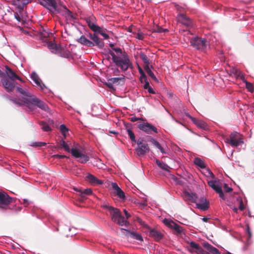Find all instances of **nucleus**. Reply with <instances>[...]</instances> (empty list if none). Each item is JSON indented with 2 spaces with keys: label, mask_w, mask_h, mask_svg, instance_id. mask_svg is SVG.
I'll return each instance as SVG.
<instances>
[{
  "label": "nucleus",
  "mask_w": 254,
  "mask_h": 254,
  "mask_svg": "<svg viewBox=\"0 0 254 254\" xmlns=\"http://www.w3.org/2000/svg\"><path fill=\"white\" fill-rule=\"evenodd\" d=\"M39 2L51 12L61 13L64 15L67 20L73 21L75 17L73 13L64 5L58 3L55 0H38Z\"/></svg>",
  "instance_id": "nucleus-1"
},
{
  "label": "nucleus",
  "mask_w": 254,
  "mask_h": 254,
  "mask_svg": "<svg viewBox=\"0 0 254 254\" xmlns=\"http://www.w3.org/2000/svg\"><path fill=\"white\" fill-rule=\"evenodd\" d=\"M113 50L114 52H111L110 54L113 62L117 67L122 71H126L129 68H133L132 63L126 52H123L120 48H114Z\"/></svg>",
  "instance_id": "nucleus-2"
},
{
  "label": "nucleus",
  "mask_w": 254,
  "mask_h": 254,
  "mask_svg": "<svg viewBox=\"0 0 254 254\" xmlns=\"http://www.w3.org/2000/svg\"><path fill=\"white\" fill-rule=\"evenodd\" d=\"M0 77L2 85L7 92H11L15 88L17 84L15 80L17 79L22 82V79L7 66L5 67L4 76Z\"/></svg>",
  "instance_id": "nucleus-3"
},
{
  "label": "nucleus",
  "mask_w": 254,
  "mask_h": 254,
  "mask_svg": "<svg viewBox=\"0 0 254 254\" xmlns=\"http://www.w3.org/2000/svg\"><path fill=\"white\" fill-rule=\"evenodd\" d=\"M182 197L185 201H190L195 203L197 207L201 210H206L208 208V202L203 196L198 198L195 193H190L185 190L182 193Z\"/></svg>",
  "instance_id": "nucleus-4"
},
{
  "label": "nucleus",
  "mask_w": 254,
  "mask_h": 254,
  "mask_svg": "<svg viewBox=\"0 0 254 254\" xmlns=\"http://www.w3.org/2000/svg\"><path fill=\"white\" fill-rule=\"evenodd\" d=\"M102 207L109 211L111 219L113 222H116L120 226H127L128 224V221L122 215L121 212L118 208L107 204L103 205Z\"/></svg>",
  "instance_id": "nucleus-5"
},
{
  "label": "nucleus",
  "mask_w": 254,
  "mask_h": 254,
  "mask_svg": "<svg viewBox=\"0 0 254 254\" xmlns=\"http://www.w3.org/2000/svg\"><path fill=\"white\" fill-rule=\"evenodd\" d=\"M71 155L77 162L84 164L89 160V157L85 154L84 149L80 145H76L71 148Z\"/></svg>",
  "instance_id": "nucleus-6"
},
{
  "label": "nucleus",
  "mask_w": 254,
  "mask_h": 254,
  "mask_svg": "<svg viewBox=\"0 0 254 254\" xmlns=\"http://www.w3.org/2000/svg\"><path fill=\"white\" fill-rule=\"evenodd\" d=\"M26 106L30 110H33L37 107L41 110L49 112L50 109L48 105L43 101L35 96H32L26 103Z\"/></svg>",
  "instance_id": "nucleus-7"
},
{
  "label": "nucleus",
  "mask_w": 254,
  "mask_h": 254,
  "mask_svg": "<svg viewBox=\"0 0 254 254\" xmlns=\"http://www.w3.org/2000/svg\"><path fill=\"white\" fill-rule=\"evenodd\" d=\"M190 44L194 49L203 52L209 47V43L207 40L205 38H201L198 36L190 38Z\"/></svg>",
  "instance_id": "nucleus-8"
},
{
  "label": "nucleus",
  "mask_w": 254,
  "mask_h": 254,
  "mask_svg": "<svg viewBox=\"0 0 254 254\" xmlns=\"http://www.w3.org/2000/svg\"><path fill=\"white\" fill-rule=\"evenodd\" d=\"M226 142L229 143L232 147H238L244 144V142L242 134L234 131L230 134L229 138L226 139Z\"/></svg>",
  "instance_id": "nucleus-9"
},
{
  "label": "nucleus",
  "mask_w": 254,
  "mask_h": 254,
  "mask_svg": "<svg viewBox=\"0 0 254 254\" xmlns=\"http://www.w3.org/2000/svg\"><path fill=\"white\" fill-rule=\"evenodd\" d=\"M16 90L20 93L21 96L22 97L23 100H22L19 99H15L12 100L13 102L19 106H22L26 104L28 100L32 96V95L29 92H28L26 89H24L20 86L16 87Z\"/></svg>",
  "instance_id": "nucleus-10"
},
{
  "label": "nucleus",
  "mask_w": 254,
  "mask_h": 254,
  "mask_svg": "<svg viewBox=\"0 0 254 254\" xmlns=\"http://www.w3.org/2000/svg\"><path fill=\"white\" fill-rule=\"evenodd\" d=\"M137 146L135 148L136 153L139 156H143L149 151V147L144 138L139 137L136 142Z\"/></svg>",
  "instance_id": "nucleus-11"
},
{
  "label": "nucleus",
  "mask_w": 254,
  "mask_h": 254,
  "mask_svg": "<svg viewBox=\"0 0 254 254\" xmlns=\"http://www.w3.org/2000/svg\"><path fill=\"white\" fill-rule=\"evenodd\" d=\"M207 184L214 190L219 194V197L223 200L225 199L222 190V183L220 180H207Z\"/></svg>",
  "instance_id": "nucleus-12"
},
{
  "label": "nucleus",
  "mask_w": 254,
  "mask_h": 254,
  "mask_svg": "<svg viewBox=\"0 0 254 254\" xmlns=\"http://www.w3.org/2000/svg\"><path fill=\"white\" fill-rule=\"evenodd\" d=\"M30 78L35 83V86L39 88L41 90L45 93L50 92V89L48 88L42 82L38 74L35 71H33L30 74Z\"/></svg>",
  "instance_id": "nucleus-13"
},
{
  "label": "nucleus",
  "mask_w": 254,
  "mask_h": 254,
  "mask_svg": "<svg viewBox=\"0 0 254 254\" xmlns=\"http://www.w3.org/2000/svg\"><path fill=\"white\" fill-rule=\"evenodd\" d=\"M137 127L147 134H152L153 132L155 133L158 132L157 128L148 122L139 123Z\"/></svg>",
  "instance_id": "nucleus-14"
},
{
  "label": "nucleus",
  "mask_w": 254,
  "mask_h": 254,
  "mask_svg": "<svg viewBox=\"0 0 254 254\" xmlns=\"http://www.w3.org/2000/svg\"><path fill=\"white\" fill-rule=\"evenodd\" d=\"M14 198L10 197L3 191H0V208H5L10 203L14 201Z\"/></svg>",
  "instance_id": "nucleus-15"
},
{
  "label": "nucleus",
  "mask_w": 254,
  "mask_h": 254,
  "mask_svg": "<svg viewBox=\"0 0 254 254\" xmlns=\"http://www.w3.org/2000/svg\"><path fill=\"white\" fill-rule=\"evenodd\" d=\"M178 22L182 23L187 27L192 26L191 20L183 13H180L177 16Z\"/></svg>",
  "instance_id": "nucleus-16"
},
{
  "label": "nucleus",
  "mask_w": 254,
  "mask_h": 254,
  "mask_svg": "<svg viewBox=\"0 0 254 254\" xmlns=\"http://www.w3.org/2000/svg\"><path fill=\"white\" fill-rule=\"evenodd\" d=\"M202 246L206 249V250L208 251V252L203 251V252L201 254H210L209 253H212V254H220L219 250L212 246L207 242H204L202 243Z\"/></svg>",
  "instance_id": "nucleus-17"
},
{
  "label": "nucleus",
  "mask_w": 254,
  "mask_h": 254,
  "mask_svg": "<svg viewBox=\"0 0 254 254\" xmlns=\"http://www.w3.org/2000/svg\"><path fill=\"white\" fill-rule=\"evenodd\" d=\"M112 189L114 190V193L118 196L121 199H125L126 195L125 192L122 190L118 186L116 183L113 182L111 183Z\"/></svg>",
  "instance_id": "nucleus-18"
},
{
  "label": "nucleus",
  "mask_w": 254,
  "mask_h": 254,
  "mask_svg": "<svg viewBox=\"0 0 254 254\" xmlns=\"http://www.w3.org/2000/svg\"><path fill=\"white\" fill-rule=\"evenodd\" d=\"M124 75H122L121 77H112L107 80L106 84L110 88H113L114 85H118L120 83V81L124 79Z\"/></svg>",
  "instance_id": "nucleus-19"
},
{
  "label": "nucleus",
  "mask_w": 254,
  "mask_h": 254,
  "mask_svg": "<svg viewBox=\"0 0 254 254\" xmlns=\"http://www.w3.org/2000/svg\"><path fill=\"white\" fill-rule=\"evenodd\" d=\"M190 249V251L191 252H194L197 254H201L203 252V250L202 248L197 243L193 241H191L189 243Z\"/></svg>",
  "instance_id": "nucleus-20"
},
{
  "label": "nucleus",
  "mask_w": 254,
  "mask_h": 254,
  "mask_svg": "<svg viewBox=\"0 0 254 254\" xmlns=\"http://www.w3.org/2000/svg\"><path fill=\"white\" fill-rule=\"evenodd\" d=\"M89 38L94 42V46H96L99 48H103L104 46V43L101 39L95 34H89Z\"/></svg>",
  "instance_id": "nucleus-21"
},
{
  "label": "nucleus",
  "mask_w": 254,
  "mask_h": 254,
  "mask_svg": "<svg viewBox=\"0 0 254 254\" xmlns=\"http://www.w3.org/2000/svg\"><path fill=\"white\" fill-rule=\"evenodd\" d=\"M149 236L156 241H159L163 238V234L155 229H151L149 233Z\"/></svg>",
  "instance_id": "nucleus-22"
},
{
  "label": "nucleus",
  "mask_w": 254,
  "mask_h": 254,
  "mask_svg": "<svg viewBox=\"0 0 254 254\" xmlns=\"http://www.w3.org/2000/svg\"><path fill=\"white\" fill-rule=\"evenodd\" d=\"M86 178L89 183L93 185H102L103 184V181L97 179L96 177L91 174H88L86 176Z\"/></svg>",
  "instance_id": "nucleus-23"
},
{
  "label": "nucleus",
  "mask_w": 254,
  "mask_h": 254,
  "mask_svg": "<svg viewBox=\"0 0 254 254\" xmlns=\"http://www.w3.org/2000/svg\"><path fill=\"white\" fill-rule=\"evenodd\" d=\"M31 0H12V3L19 9H22L24 6L31 1Z\"/></svg>",
  "instance_id": "nucleus-24"
},
{
  "label": "nucleus",
  "mask_w": 254,
  "mask_h": 254,
  "mask_svg": "<svg viewBox=\"0 0 254 254\" xmlns=\"http://www.w3.org/2000/svg\"><path fill=\"white\" fill-rule=\"evenodd\" d=\"M78 42L80 43L88 46V47H93L94 42H92L90 40L87 39L84 36L82 35L78 39Z\"/></svg>",
  "instance_id": "nucleus-25"
},
{
  "label": "nucleus",
  "mask_w": 254,
  "mask_h": 254,
  "mask_svg": "<svg viewBox=\"0 0 254 254\" xmlns=\"http://www.w3.org/2000/svg\"><path fill=\"white\" fill-rule=\"evenodd\" d=\"M74 190L78 191L80 193L81 197L82 198H84L87 195L91 194L92 192V190L91 189H86L84 190L78 189H74Z\"/></svg>",
  "instance_id": "nucleus-26"
},
{
  "label": "nucleus",
  "mask_w": 254,
  "mask_h": 254,
  "mask_svg": "<svg viewBox=\"0 0 254 254\" xmlns=\"http://www.w3.org/2000/svg\"><path fill=\"white\" fill-rule=\"evenodd\" d=\"M192 122L198 127L203 129H207L208 128L207 124L202 120H197L195 118V120H193Z\"/></svg>",
  "instance_id": "nucleus-27"
},
{
  "label": "nucleus",
  "mask_w": 254,
  "mask_h": 254,
  "mask_svg": "<svg viewBox=\"0 0 254 254\" xmlns=\"http://www.w3.org/2000/svg\"><path fill=\"white\" fill-rule=\"evenodd\" d=\"M56 54H59L60 56L64 58H68L71 56L70 52L69 50L63 49L60 47V52L57 53Z\"/></svg>",
  "instance_id": "nucleus-28"
},
{
  "label": "nucleus",
  "mask_w": 254,
  "mask_h": 254,
  "mask_svg": "<svg viewBox=\"0 0 254 254\" xmlns=\"http://www.w3.org/2000/svg\"><path fill=\"white\" fill-rule=\"evenodd\" d=\"M88 26L90 28V29L94 32L95 33H97L98 32H99L100 30L101 27L95 24L93 22H89L88 23Z\"/></svg>",
  "instance_id": "nucleus-29"
},
{
  "label": "nucleus",
  "mask_w": 254,
  "mask_h": 254,
  "mask_svg": "<svg viewBox=\"0 0 254 254\" xmlns=\"http://www.w3.org/2000/svg\"><path fill=\"white\" fill-rule=\"evenodd\" d=\"M195 165L200 167L201 169H204L205 168V163L204 161L199 158H195L193 161Z\"/></svg>",
  "instance_id": "nucleus-30"
},
{
  "label": "nucleus",
  "mask_w": 254,
  "mask_h": 254,
  "mask_svg": "<svg viewBox=\"0 0 254 254\" xmlns=\"http://www.w3.org/2000/svg\"><path fill=\"white\" fill-rule=\"evenodd\" d=\"M204 170L201 171L202 174L207 178H210L212 179L215 178V176L213 173L208 169H203Z\"/></svg>",
  "instance_id": "nucleus-31"
},
{
  "label": "nucleus",
  "mask_w": 254,
  "mask_h": 254,
  "mask_svg": "<svg viewBox=\"0 0 254 254\" xmlns=\"http://www.w3.org/2000/svg\"><path fill=\"white\" fill-rule=\"evenodd\" d=\"M60 143L61 146V148L64 149V150L67 152L70 153L71 154V148L70 149L69 144L67 142L64 141L63 139H62Z\"/></svg>",
  "instance_id": "nucleus-32"
},
{
  "label": "nucleus",
  "mask_w": 254,
  "mask_h": 254,
  "mask_svg": "<svg viewBox=\"0 0 254 254\" xmlns=\"http://www.w3.org/2000/svg\"><path fill=\"white\" fill-rule=\"evenodd\" d=\"M48 47L52 53L56 54L60 52V47L56 44L50 43L49 44Z\"/></svg>",
  "instance_id": "nucleus-33"
},
{
  "label": "nucleus",
  "mask_w": 254,
  "mask_h": 254,
  "mask_svg": "<svg viewBox=\"0 0 254 254\" xmlns=\"http://www.w3.org/2000/svg\"><path fill=\"white\" fill-rule=\"evenodd\" d=\"M171 229H174L175 231H176L178 234H181L184 233V229L182 227L177 224L175 222L173 224V226L171 227Z\"/></svg>",
  "instance_id": "nucleus-34"
},
{
  "label": "nucleus",
  "mask_w": 254,
  "mask_h": 254,
  "mask_svg": "<svg viewBox=\"0 0 254 254\" xmlns=\"http://www.w3.org/2000/svg\"><path fill=\"white\" fill-rule=\"evenodd\" d=\"M145 70L146 71L148 75L150 76L153 79H154L155 81L158 82V79L156 77L155 75L152 72L151 69L150 68L149 65H147V66H145Z\"/></svg>",
  "instance_id": "nucleus-35"
},
{
  "label": "nucleus",
  "mask_w": 254,
  "mask_h": 254,
  "mask_svg": "<svg viewBox=\"0 0 254 254\" xmlns=\"http://www.w3.org/2000/svg\"><path fill=\"white\" fill-rule=\"evenodd\" d=\"M156 164L162 169L165 170V171H168V168H169V166L166 164V163L160 162L159 160L156 159Z\"/></svg>",
  "instance_id": "nucleus-36"
},
{
  "label": "nucleus",
  "mask_w": 254,
  "mask_h": 254,
  "mask_svg": "<svg viewBox=\"0 0 254 254\" xmlns=\"http://www.w3.org/2000/svg\"><path fill=\"white\" fill-rule=\"evenodd\" d=\"M130 237L136 240L139 241L140 242L143 241V238L141 235L139 234L136 233L134 232H130Z\"/></svg>",
  "instance_id": "nucleus-37"
},
{
  "label": "nucleus",
  "mask_w": 254,
  "mask_h": 254,
  "mask_svg": "<svg viewBox=\"0 0 254 254\" xmlns=\"http://www.w3.org/2000/svg\"><path fill=\"white\" fill-rule=\"evenodd\" d=\"M127 132L128 137L130 138L131 141L133 142H136L137 141L135 139V136L130 128H127Z\"/></svg>",
  "instance_id": "nucleus-38"
},
{
  "label": "nucleus",
  "mask_w": 254,
  "mask_h": 254,
  "mask_svg": "<svg viewBox=\"0 0 254 254\" xmlns=\"http://www.w3.org/2000/svg\"><path fill=\"white\" fill-rule=\"evenodd\" d=\"M140 58L142 60L144 64H145V66L149 65V61L148 59L147 56L142 52L140 53Z\"/></svg>",
  "instance_id": "nucleus-39"
},
{
  "label": "nucleus",
  "mask_w": 254,
  "mask_h": 254,
  "mask_svg": "<svg viewBox=\"0 0 254 254\" xmlns=\"http://www.w3.org/2000/svg\"><path fill=\"white\" fill-rule=\"evenodd\" d=\"M60 130L64 135V137H66V133L68 131V128L64 124H62L60 126Z\"/></svg>",
  "instance_id": "nucleus-40"
},
{
  "label": "nucleus",
  "mask_w": 254,
  "mask_h": 254,
  "mask_svg": "<svg viewBox=\"0 0 254 254\" xmlns=\"http://www.w3.org/2000/svg\"><path fill=\"white\" fill-rule=\"evenodd\" d=\"M46 143H45L44 142L38 141V142H31L30 144V146H32V147H41V146H45V145H46Z\"/></svg>",
  "instance_id": "nucleus-41"
},
{
  "label": "nucleus",
  "mask_w": 254,
  "mask_h": 254,
  "mask_svg": "<svg viewBox=\"0 0 254 254\" xmlns=\"http://www.w3.org/2000/svg\"><path fill=\"white\" fill-rule=\"evenodd\" d=\"M163 222L166 226L170 228L172 227L173 224L175 223L173 220L167 218L164 219Z\"/></svg>",
  "instance_id": "nucleus-42"
},
{
  "label": "nucleus",
  "mask_w": 254,
  "mask_h": 254,
  "mask_svg": "<svg viewBox=\"0 0 254 254\" xmlns=\"http://www.w3.org/2000/svg\"><path fill=\"white\" fill-rule=\"evenodd\" d=\"M41 125L42 126V129L43 131H49L51 130V128L47 123L42 122Z\"/></svg>",
  "instance_id": "nucleus-43"
},
{
  "label": "nucleus",
  "mask_w": 254,
  "mask_h": 254,
  "mask_svg": "<svg viewBox=\"0 0 254 254\" xmlns=\"http://www.w3.org/2000/svg\"><path fill=\"white\" fill-rule=\"evenodd\" d=\"M96 165L99 168H102L103 166H105V164L103 163L102 161L99 159L98 158L96 160Z\"/></svg>",
  "instance_id": "nucleus-44"
},
{
  "label": "nucleus",
  "mask_w": 254,
  "mask_h": 254,
  "mask_svg": "<svg viewBox=\"0 0 254 254\" xmlns=\"http://www.w3.org/2000/svg\"><path fill=\"white\" fill-rule=\"evenodd\" d=\"M238 203H239V208L240 210L242 211L244 209L245 207L243 205L242 199L241 197H239L237 199Z\"/></svg>",
  "instance_id": "nucleus-45"
},
{
  "label": "nucleus",
  "mask_w": 254,
  "mask_h": 254,
  "mask_svg": "<svg viewBox=\"0 0 254 254\" xmlns=\"http://www.w3.org/2000/svg\"><path fill=\"white\" fill-rule=\"evenodd\" d=\"M246 233L248 235V240L249 241L252 236V233L251 231L250 228L248 225H247L246 228Z\"/></svg>",
  "instance_id": "nucleus-46"
},
{
  "label": "nucleus",
  "mask_w": 254,
  "mask_h": 254,
  "mask_svg": "<svg viewBox=\"0 0 254 254\" xmlns=\"http://www.w3.org/2000/svg\"><path fill=\"white\" fill-rule=\"evenodd\" d=\"M245 82L246 83V88L248 89V90L249 91L252 92L254 90L253 86L252 84L250 82L247 81H245Z\"/></svg>",
  "instance_id": "nucleus-47"
},
{
  "label": "nucleus",
  "mask_w": 254,
  "mask_h": 254,
  "mask_svg": "<svg viewBox=\"0 0 254 254\" xmlns=\"http://www.w3.org/2000/svg\"><path fill=\"white\" fill-rule=\"evenodd\" d=\"M97 33L101 34L105 39H108L109 38V35L107 33L104 32L101 28H100L99 32H98Z\"/></svg>",
  "instance_id": "nucleus-48"
},
{
  "label": "nucleus",
  "mask_w": 254,
  "mask_h": 254,
  "mask_svg": "<svg viewBox=\"0 0 254 254\" xmlns=\"http://www.w3.org/2000/svg\"><path fill=\"white\" fill-rule=\"evenodd\" d=\"M150 141L157 148L158 146H159V143L154 138L150 137Z\"/></svg>",
  "instance_id": "nucleus-49"
},
{
  "label": "nucleus",
  "mask_w": 254,
  "mask_h": 254,
  "mask_svg": "<svg viewBox=\"0 0 254 254\" xmlns=\"http://www.w3.org/2000/svg\"><path fill=\"white\" fill-rule=\"evenodd\" d=\"M150 141L157 148L158 146H159V143L154 138L150 137Z\"/></svg>",
  "instance_id": "nucleus-50"
},
{
  "label": "nucleus",
  "mask_w": 254,
  "mask_h": 254,
  "mask_svg": "<svg viewBox=\"0 0 254 254\" xmlns=\"http://www.w3.org/2000/svg\"><path fill=\"white\" fill-rule=\"evenodd\" d=\"M52 157L54 158H57V159H59L64 158H68V157H67L65 155H59V154H55V155H53Z\"/></svg>",
  "instance_id": "nucleus-51"
},
{
  "label": "nucleus",
  "mask_w": 254,
  "mask_h": 254,
  "mask_svg": "<svg viewBox=\"0 0 254 254\" xmlns=\"http://www.w3.org/2000/svg\"><path fill=\"white\" fill-rule=\"evenodd\" d=\"M139 71L141 74L140 77H141V80L142 79H143L144 80V81H146V76L145 75V73L143 72V71L140 68H139Z\"/></svg>",
  "instance_id": "nucleus-52"
},
{
  "label": "nucleus",
  "mask_w": 254,
  "mask_h": 254,
  "mask_svg": "<svg viewBox=\"0 0 254 254\" xmlns=\"http://www.w3.org/2000/svg\"><path fill=\"white\" fill-rule=\"evenodd\" d=\"M236 75L242 79L243 80H244V77L242 73L239 70H236Z\"/></svg>",
  "instance_id": "nucleus-53"
},
{
  "label": "nucleus",
  "mask_w": 254,
  "mask_h": 254,
  "mask_svg": "<svg viewBox=\"0 0 254 254\" xmlns=\"http://www.w3.org/2000/svg\"><path fill=\"white\" fill-rule=\"evenodd\" d=\"M224 189L225 191L228 192H231L232 190V189L231 187H229L226 184H224Z\"/></svg>",
  "instance_id": "nucleus-54"
},
{
  "label": "nucleus",
  "mask_w": 254,
  "mask_h": 254,
  "mask_svg": "<svg viewBox=\"0 0 254 254\" xmlns=\"http://www.w3.org/2000/svg\"><path fill=\"white\" fill-rule=\"evenodd\" d=\"M147 90L150 94H155L156 93L155 91L151 86L148 87Z\"/></svg>",
  "instance_id": "nucleus-55"
},
{
  "label": "nucleus",
  "mask_w": 254,
  "mask_h": 254,
  "mask_svg": "<svg viewBox=\"0 0 254 254\" xmlns=\"http://www.w3.org/2000/svg\"><path fill=\"white\" fill-rule=\"evenodd\" d=\"M159 150L162 153V154H166V152L165 151V150L163 149V148L161 146V145H160V144H159V146H158V147H157Z\"/></svg>",
  "instance_id": "nucleus-56"
},
{
  "label": "nucleus",
  "mask_w": 254,
  "mask_h": 254,
  "mask_svg": "<svg viewBox=\"0 0 254 254\" xmlns=\"http://www.w3.org/2000/svg\"><path fill=\"white\" fill-rule=\"evenodd\" d=\"M185 114L186 116L190 119L192 122L193 121V120H195V118L192 117L191 115H190L189 113H185Z\"/></svg>",
  "instance_id": "nucleus-57"
},
{
  "label": "nucleus",
  "mask_w": 254,
  "mask_h": 254,
  "mask_svg": "<svg viewBox=\"0 0 254 254\" xmlns=\"http://www.w3.org/2000/svg\"><path fill=\"white\" fill-rule=\"evenodd\" d=\"M140 119H141V118H137V117H136L134 116V117H132L130 118V121H131L132 122H135L137 121Z\"/></svg>",
  "instance_id": "nucleus-58"
},
{
  "label": "nucleus",
  "mask_w": 254,
  "mask_h": 254,
  "mask_svg": "<svg viewBox=\"0 0 254 254\" xmlns=\"http://www.w3.org/2000/svg\"><path fill=\"white\" fill-rule=\"evenodd\" d=\"M150 86L149 82L147 80L145 81V84L143 85L144 89H147Z\"/></svg>",
  "instance_id": "nucleus-59"
},
{
  "label": "nucleus",
  "mask_w": 254,
  "mask_h": 254,
  "mask_svg": "<svg viewBox=\"0 0 254 254\" xmlns=\"http://www.w3.org/2000/svg\"><path fill=\"white\" fill-rule=\"evenodd\" d=\"M167 31V29H163L162 28H158L157 30L156 31L158 33H162L165 31Z\"/></svg>",
  "instance_id": "nucleus-60"
},
{
  "label": "nucleus",
  "mask_w": 254,
  "mask_h": 254,
  "mask_svg": "<svg viewBox=\"0 0 254 254\" xmlns=\"http://www.w3.org/2000/svg\"><path fill=\"white\" fill-rule=\"evenodd\" d=\"M124 212L125 213V214L126 215V220H127V219L130 217V214L127 212V211L126 210V209H124Z\"/></svg>",
  "instance_id": "nucleus-61"
},
{
  "label": "nucleus",
  "mask_w": 254,
  "mask_h": 254,
  "mask_svg": "<svg viewBox=\"0 0 254 254\" xmlns=\"http://www.w3.org/2000/svg\"><path fill=\"white\" fill-rule=\"evenodd\" d=\"M14 17L18 22L20 21V16L17 13L14 14Z\"/></svg>",
  "instance_id": "nucleus-62"
},
{
  "label": "nucleus",
  "mask_w": 254,
  "mask_h": 254,
  "mask_svg": "<svg viewBox=\"0 0 254 254\" xmlns=\"http://www.w3.org/2000/svg\"><path fill=\"white\" fill-rule=\"evenodd\" d=\"M137 220L138 222L139 223H140L141 225H144V222L142 220V219H140V218H137Z\"/></svg>",
  "instance_id": "nucleus-63"
},
{
  "label": "nucleus",
  "mask_w": 254,
  "mask_h": 254,
  "mask_svg": "<svg viewBox=\"0 0 254 254\" xmlns=\"http://www.w3.org/2000/svg\"><path fill=\"white\" fill-rule=\"evenodd\" d=\"M137 38L138 39L142 40L143 39V36L141 34L138 33L137 34Z\"/></svg>",
  "instance_id": "nucleus-64"
}]
</instances>
